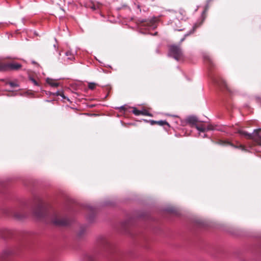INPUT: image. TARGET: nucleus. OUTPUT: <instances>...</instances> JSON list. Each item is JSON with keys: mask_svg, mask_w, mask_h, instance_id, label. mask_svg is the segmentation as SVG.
<instances>
[{"mask_svg": "<svg viewBox=\"0 0 261 261\" xmlns=\"http://www.w3.org/2000/svg\"><path fill=\"white\" fill-rule=\"evenodd\" d=\"M7 84L9 85L11 87H18V85L15 83V82H8L7 83Z\"/></svg>", "mask_w": 261, "mask_h": 261, "instance_id": "b1692460", "label": "nucleus"}, {"mask_svg": "<svg viewBox=\"0 0 261 261\" xmlns=\"http://www.w3.org/2000/svg\"><path fill=\"white\" fill-rule=\"evenodd\" d=\"M30 80L35 85L39 86L38 82L37 81H36L34 79L31 77Z\"/></svg>", "mask_w": 261, "mask_h": 261, "instance_id": "a878e982", "label": "nucleus"}, {"mask_svg": "<svg viewBox=\"0 0 261 261\" xmlns=\"http://www.w3.org/2000/svg\"><path fill=\"white\" fill-rule=\"evenodd\" d=\"M170 54L176 60L178 61L183 57L182 51L179 46L173 45L170 46Z\"/></svg>", "mask_w": 261, "mask_h": 261, "instance_id": "20e7f679", "label": "nucleus"}, {"mask_svg": "<svg viewBox=\"0 0 261 261\" xmlns=\"http://www.w3.org/2000/svg\"><path fill=\"white\" fill-rule=\"evenodd\" d=\"M88 261H95V259L93 256H89L87 257Z\"/></svg>", "mask_w": 261, "mask_h": 261, "instance_id": "bb28decb", "label": "nucleus"}, {"mask_svg": "<svg viewBox=\"0 0 261 261\" xmlns=\"http://www.w3.org/2000/svg\"><path fill=\"white\" fill-rule=\"evenodd\" d=\"M187 122L191 125V126H195L199 122L197 118L195 116H190L187 118Z\"/></svg>", "mask_w": 261, "mask_h": 261, "instance_id": "1a4fd4ad", "label": "nucleus"}, {"mask_svg": "<svg viewBox=\"0 0 261 261\" xmlns=\"http://www.w3.org/2000/svg\"><path fill=\"white\" fill-rule=\"evenodd\" d=\"M150 124H151V125L156 124L157 121L150 120Z\"/></svg>", "mask_w": 261, "mask_h": 261, "instance_id": "cd10ccee", "label": "nucleus"}, {"mask_svg": "<svg viewBox=\"0 0 261 261\" xmlns=\"http://www.w3.org/2000/svg\"><path fill=\"white\" fill-rule=\"evenodd\" d=\"M217 144H219V145H230L231 146H232V144H231V143H230L229 142L227 141H224V140H219L217 143Z\"/></svg>", "mask_w": 261, "mask_h": 261, "instance_id": "f3484780", "label": "nucleus"}, {"mask_svg": "<svg viewBox=\"0 0 261 261\" xmlns=\"http://www.w3.org/2000/svg\"><path fill=\"white\" fill-rule=\"evenodd\" d=\"M207 129H208V130H211V129H212L211 127L210 126H208V127H207Z\"/></svg>", "mask_w": 261, "mask_h": 261, "instance_id": "7c9ffc66", "label": "nucleus"}, {"mask_svg": "<svg viewBox=\"0 0 261 261\" xmlns=\"http://www.w3.org/2000/svg\"><path fill=\"white\" fill-rule=\"evenodd\" d=\"M195 127L196 128V129L197 130H198L199 131L201 132H204L206 130V128L202 124H201V125L197 124V125H196V126Z\"/></svg>", "mask_w": 261, "mask_h": 261, "instance_id": "a211bd4d", "label": "nucleus"}, {"mask_svg": "<svg viewBox=\"0 0 261 261\" xmlns=\"http://www.w3.org/2000/svg\"><path fill=\"white\" fill-rule=\"evenodd\" d=\"M12 214L13 217L19 220L22 219L25 217V215L24 213H18L16 210H13L12 212Z\"/></svg>", "mask_w": 261, "mask_h": 261, "instance_id": "ddd939ff", "label": "nucleus"}, {"mask_svg": "<svg viewBox=\"0 0 261 261\" xmlns=\"http://www.w3.org/2000/svg\"><path fill=\"white\" fill-rule=\"evenodd\" d=\"M141 115L148 116H152V114L148 112L147 110H144L141 111Z\"/></svg>", "mask_w": 261, "mask_h": 261, "instance_id": "4be33fe9", "label": "nucleus"}, {"mask_svg": "<svg viewBox=\"0 0 261 261\" xmlns=\"http://www.w3.org/2000/svg\"><path fill=\"white\" fill-rule=\"evenodd\" d=\"M11 253L10 250H5L2 253L1 257L3 259H6L11 255Z\"/></svg>", "mask_w": 261, "mask_h": 261, "instance_id": "2eb2a0df", "label": "nucleus"}, {"mask_svg": "<svg viewBox=\"0 0 261 261\" xmlns=\"http://www.w3.org/2000/svg\"><path fill=\"white\" fill-rule=\"evenodd\" d=\"M156 124H158L161 126H163L164 125L169 126V123L166 121L164 120L157 121Z\"/></svg>", "mask_w": 261, "mask_h": 261, "instance_id": "aec40b11", "label": "nucleus"}, {"mask_svg": "<svg viewBox=\"0 0 261 261\" xmlns=\"http://www.w3.org/2000/svg\"><path fill=\"white\" fill-rule=\"evenodd\" d=\"M132 112L136 116H139L141 115V111L138 110L136 108H133Z\"/></svg>", "mask_w": 261, "mask_h": 261, "instance_id": "6ab92c4d", "label": "nucleus"}, {"mask_svg": "<svg viewBox=\"0 0 261 261\" xmlns=\"http://www.w3.org/2000/svg\"><path fill=\"white\" fill-rule=\"evenodd\" d=\"M202 21H201V22H200L199 23H196L194 24V25L193 26V28L192 30V31H191L190 32V33H188V34H187L185 35V37L180 40V42H182V41H184L185 40V38H186V37L187 36H189V35H190V34H192L193 33H194V31H195V30H196L198 27H199L201 25V24H202Z\"/></svg>", "mask_w": 261, "mask_h": 261, "instance_id": "f8f14e48", "label": "nucleus"}, {"mask_svg": "<svg viewBox=\"0 0 261 261\" xmlns=\"http://www.w3.org/2000/svg\"><path fill=\"white\" fill-rule=\"evenodd\" d=\"M66 55L68 57V59L70 60H72L74 59L73 55L71 53L70 51H67L66 53Z\"/></svg>", "mask_w": 261, "mask_h": 261, "instance_id": "412c9836", "label": "nucleus"}, {"mask_svg": "<svg viewBox=\"0 0 261 261\" xmlns=\"http://www.w3.org/2000/svg\"><path fill=\"white\" fill-rule=\"evenodd\" d=\"M34 214L37 218L42 219L47 215V210L44 204L41 202L34 210Z\"/></svg>", "mask_w": 261, "mask_h": 261, "instance_id": "39448f33", "label": "nucleus"}, {"mask_svg": "<svg viewBox=\"0 0 261 261\" xmlns=\"http://www.w3.org/2000/svg\"><path fill=\"white\" fill-rule=\"evenodd\" d=\"M97 84L94 83H89L88 84V88L91 90H94L96 87Z\"/></svg>", "mask_w": 261, "mask_h": 261, "instance_id": "5701e85b", "label": "nucleus"}, {"mask_svg": "<svg viewBox=\"0 0 261 261\" xmlns=\"http://www.w3.org/2000/svg\"><path fill=\"white\" fill-rule=\"evenodd\" d=\"M204 60L205 62L207 63L210 65L212 66L213 65V61H212V59L211 58V57L209 56H207V55L204 56Z\"/></svg>", "mask_w": 261, "mask_h": 261, "instance_id": "dca6fc26", "label": "nucleus"}, {"mask_svg": "<svg viewBox=\"0 0 261 261\" xmlns=\"http://www.w3.org/2000/svg\"><path fill=\"white\" fill-rule=\"evenodd\" d=\"M0 234L2 238H7L10 237V236L12 234V232L9 229H3L1 230Z\"/></svg>", "mask_w": 261, "mask_h": 261, "instance_id": "9b49d317", "label": "nucleus"}, {"mask_svg": "<svg viewBox=\"0 0 261 261\" xmlns=\"http://www.w3.org/2000/svg\"><path fill=\"white\" fill-rule=\"evenodd\" d=\"M46 82L52 87H57L59 86V83L55 80L47 78Z\"/></svg>", "mask_w": 261, "mask_h": 261, "instance_id": "4468645a", "label": "nucleus"}, {"mask_svg": "<svg viewBox=\"0 0 261 261\" xmlns=\"http://www.w3.org/2000/svg\"><path fill=\"white\" fill-rule=\"evenodd\" d=\"M5 71V62H0V72Z\"/></svg>", "mask_w": 261, "mask_h": 261, "instance_id": "393cba45", "label": "nucleus"}, {"mask_svg": "<svg viewBox=\"0 0 261 261\" xmlns=\"http://www.w3.org/2000/svg\"><path fill=\"white\" fill-rule=\"evenodd\" d=\"M260 132L261 128L255 129L254 130L255 133L254 135L248 134L247 132L242 130H239L238 133L241 135L244 136L247 138L252 140L256 144L261 146V136L259 135V133Z\"/></svg>", "mask_w": 261, "mask_h": 261, "instance_id": "f03ea898", "label": "nucleus"}, {"mask_svg": "<svg viewBox=\"0 0 261 261\" xmlns=\"http://www.w3.org/2000/svg\"><path fill=\"white\" fill-rule=\"evenodd\" d=\"M260 132L261 128L255 129L254 130L255 133L254 135L248 134L247 132L242 130H239L238 133L241 135L244 136L247 138L252 140L256 144L261 146V136L259 135V133Z\"/></svg>", "mask_w": 261, "mask_h": 261, "instance_id": "f257e3e1", "label": "nucleus"}, {"mask_svg": "<svg viewBox=\"0 0 261 261\" xmlns=\"http://www.w3.org/2000/svg\"><path fill=\"white\" fill-rule=\"evenodd\" d=\"M158 19L155 17H153L150 19L142 20L140 22L141 26L148 27L152 29H155L157 27L156 22Z\"/></svg>", "mask_w": 261, "mask_h": 261, "instance_id": "0eeeda50", "label": "nucleus"}, {"mask_svg": "<svg viewBox=\"0 0 261 261\" xmlns=\"http://www.w3.org/2000/svg\"><path fill=\"white\" fill-rule=\"evenodd\" d=\"M51 222L58 226H64L68 224V220L57 212H54L51 217Z\"/></svg>", "mask_w": 261, "mask_h": 261, "instance_id": "7ed1b4c3", "label": "nucleus"}, {"mask_svg": "<svg viewBox=\"0 0 261 261\" xmlns=\"http://www.w3.org/2000/svg\"><path fill=\"white\" fill-rule=\"evenodd\" d=\"M208 9V7H206L205 8V11H206Z\"/></svg>", "mask_w": 261, "mask_h": 261, "instance_id": "473e14b6", "label": "nucleus"}, {"mask_svg": "<svg viewBox=\"0 0 261 261\" xmlns=\"http://www.w3.org/2000/svg\"><path fill=\"white\" fill-rule=\"evenodd\" d=\"M5 71H18L22 68V65L15 62H5Z\"/></svg>", "mask_w": 261, "mask_h": 261, "instance_id": "423d86ee", "label": "nucleus"}, {"mask_svg": "<svg viewBox=\"0 0 261 261\" xmlns=\"http://www.w3.org/2000/svg\"><path fill=\"white\" fill-rule=\"evenodd\" d=\"M57 95H60V96H62V97H64V94H63V93L60 94L59 92H58L57 93Z\"/></svg>", "mask_w": 261, "mask_h": 261, "instance_id": "c756f323", "label": "nucleus"}, {"mask_svg": "<svg viewBox=\"0 0 261 261\" xmlns=\"http://www.w3.org/2000/svg\"><path fill=\"white\" fill-rule=\"evenodd\" d=\"M214 82L221 88H225L226 90L230 91L229 88L225 81L222 79H215Z\"/></svg>", "mask_w": 261, "mask_h": 261, "instance_id": "6e6552de", "label": "nucleus"}, {"mask_svg": "<svg viewBox=\"0 0 261 261\" xmlns=\"http://www.w3.org/2000/svg\"><path fill=\"white\" fill-rule=\"evenodd\" d=\"M239 148L241 149L242 150H245V147L242 145H240L239 147Z\"/></svg>", "mask_w": 261, "mask_h": 261, "instance_id": "c85d7f7f", "label": "nucleus"}, {"mask_svg": "<svg viewBox=\"0 0 261 261\" xmlns=\"http://www.w3.org/2000/svg\"><path fill=\"white\" fill-rule=\"evenodd\" d=\"M92 8L93 10H95V9H96V8H95V6H93V7H92Z\"/></svg>", "mask_w": 261, "mask_h": 261, "instance_id": "2f4dec72", "label": "nucleus"}, {"mask_svg": "<svg viewBox=\"0 0 261 261\" xmlns=\"http://www.w3.org/2000/svg\"><path fill=\"white\" fill-rule=\"evenodd\" d=\"M99 242L104 247H109L110 245V242L108 239L104 237L99 238Z\"/></svg>", "mask_w": 261, "mask_h": 261, "instance_id": "9d476101", "label": "nucleus"}, {"mask_svg": "<svg viewBox=\"0 0 261 261\" xmlns=\"http://www.w3.org/2000/svg\"><path fill=\"white\" fill-rule=\"evenodd\" d=\"M232 146H233V147H234V148H236V146H234L233 144H232Z\"/></svg>", "mask_w": 261, "mask_h": 261, "instance_id": "72a5a7b5", "label": "nucleus"}]
</instances>
